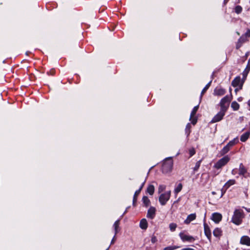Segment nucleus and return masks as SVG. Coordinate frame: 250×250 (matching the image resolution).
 <instances>
[{"label": "nucleus", "mask_w": 250, "mask_h": 250, "mask_svg": "<svg viewBox=\"0 0 250 250\" xmlns=\"http://www.w3.org/2000/svg\"><path fill=\"white\" fill-rule=\"evenodd\" d=\"M231 107L234 110L236 111L239 109V104L236 102L233 101L231 104Z\"/></svg>", "instance_id": "5701e85b"}, {"label": "nucleus", "mask_w": 250, "mask_h": 250, "mask_svg": "<svg viewBox=\"0 0 250 250\" xmlns=\"http://www.w3.org/2000/svg\"><path fill=\"white\" fill-rule=\"evenodd\" d=\"M232 174H233V170H232Z\"/></svg>", "instance_id": "4d7b16f0"}, {"label": "nucleus", "mask_w": 250, "mask_h": 250, "mask_svg": "<svg viewBox=\"0 0 250 250\" xmlns=\"http://www.w3.org/2000/svg\"><path fill=\"white\" fill-rule=\"evenodd\" d=\"M213 235L215 237H220L222 235V230L219 228H216L213 232Z\"/></svg>", "instance_id": "aec40b11"}, {"label": "nucleus", "mask_w": 250, "mask_h": 250, "mask_svg": "<svg viewBox=\"0 0 250 250\" xmlns=\"http://www.w3.org/2000/svg\"><path fill=\"white\" fill-rule=\"evenodd\" d=\"M156 209L154 207H151L148 210L147 217L150 219H153L155 215Z\"/></svg>", "instance_id": "f8f14e48"}, {"label": "nucleus", "mask_w": 250, "mask_h": 250, "mask_svg": "<svg viewBox=\"0 0 250 250\" xmlns=\"http://www.w3.org/2000/svg\"><path fill=\"white\" fill-rule=\"evenodd\" d=\"M222 215L217 212L213 213L211 216L212 220L215 223H218L222 220Z\"/></svg>", "instance_id": "9b49d317"}, {"label": "nucleus", "mask_w": 250, "mask_h": 250, "mask_svg": "<svg viewBox=\"0 0 250 250\" xmlns=\"http://www.w3.org/2000/svg\"><path fill=\"white\" fill-rule=\"evenodd\" d=\"M179 236L183 242H192L195 240L193 236L187 234L184 231L179 233Z\"/></svg>", "instance_id": "0eeeda50"}, {"label": "nucleus", "mask_w": 250, "mask_h": 250, "mask_svg": "<svg viewBox=\"0 0 250 250\" xmlns=\"http://www.w3.org/2000/svg\"><path fill=\"white\" fill-rule=\"evenodd\" d=\"M201 162V161H199L196 163L195 166L193 168V170L194 171H197L198 169H199V168L200 166Z\"/></svg>", "instance_id": "2f4dec72"}, {"label": "nucleus", "mask_w": 250, "mask_h": 250, "mask_svg": "<svg viewBox=\"0 0 250 250\" xmlns=\"http://www.w3.org/2000/svg\"><path fill=\"white\" fill-rule=\"evenodd\" d=\"M54 73L53 71H52V72H51V74L53 75Z\"/></svg>", "instance_id": "603ef678"}, {"label": "nucleus", "mask_w": 250, "mask_h": 250, "mask_svg": "<svg viewBox=\"0 0 250 250\" xmlns=\"http://www.w3.org/2000/svg\"><path fill=\"white\" fill-rule=\"evenodd\" d=\"M145 182H144L142 183V185L141 186V187H140V188L139 189H140V191H141L142 189L143 188V187H144V185H145Z\"/></svg>", "instance_id": "79ce46f5"}, {"label": "nucleus", "mask_w": 250, "mask_h": 250, "mask_svg": "<svg viewBox=\"0 0 250 250\" xmlns=\"http://www.w3.org/2000/svg\"><path fill=\"white\" fill-rule=\"evenodd\" d=\"M250 135V133L249 132H247L243 134H242L240 137L241 141L243 142H246L248 139L249 138Z\"/></svg>", "instance_id": "a211bd4d"}, {"label": "nucleus", "mask_w": 250, "mask_h": 250, "mask_svg": "<svg viewBox=\"0 0 250 250\" xmlns=\"http://www.w3.org/2000/svg\"><path fill=\"white\" fill-rule=\"evenodd\" d=\"M211 81H210L206 86L205 87L203 88V89L202 90V92H201V98L202 97L203 95L205 93V92H206V91L208 89V88H209V87L210 86V84H211Z\"/></svg>", "instance_id": "cd10ccee"}, {"label": "nucleus", "mask_w": 250, "mask_h": 250, "mask_svg": "<svg viewBox=\"0 0 250 250\" xmlns=\"http://www.w3.org/2000/svg\"><path fill=\"white\" fill-rule=\"evenodd\" d=\"M144 204L146 207H148L150 204V200L146 196H144L142 199Z\"/></svg>", "instance_id": "393cba45"}, {"label": "nucleus", "mask_w": 250, "mask_h": 250, "mask_svg": "<svg viewBox=\"0 0 250 250\" xmlns=\"http://www.w3.org/2000/svg\"><path fill=\"white\" fill-rule=\"evenodd\" d=\"M119 222H120V220H118L116 221H115V222L114 223V224L113 225V228H114L115 235H116V234L118 232V229H119Z\"/></svg>", "instance_id": "4be33fe9"}, {"label": "nucleus", "mask_w": 250, "mask_h": 250, "mask_svg": "<svg viewBox=\"0 0 250 250\" xmlns=\"http://www.w3.org/2000/svg\"><path fill=\"white\" fill-rule=\"evenodd\" d=\"M115 235H116L115 234L114 236L113 237V239H112V241L111 242V244H113L114 243V241H115Z\"/></svg>", "instance_id": "37998d69"}, {"label": "nucleus", "mask_w": 250, "mask_h": 250, "mask_svg": "<svg viewBox=\"0 0 250 250\" xmlns=\"http://www.w3.org/2000/svg\"><path fill=\"white\" fill-rule=\"evenodd\" d=\"M173 162L171 157L166 158L163 162L162 169L163 173L170 172L173 167Z\"/></svg>", "instance_id": "f03ea898"}, {"label": "nucleus", "mask_w": 250, "mask_h": 250, "mask_svg": "<svg viewBox=\"0 0 250 250\" xmlns=\"http://www.w3.org/2000/svg\"><path fill=\"white\" fill-rule=\"evenodd\" d=\"M240 243L242 245L250 246V238L248 236H243L240 239Z\"/></svg>", "instance_id": "ddd939ff"}, {"label": "nucleus", "mask_w": 250, "mask_h": 250, "mask_svg": "<svg viewBox=\"0 0 250 250\" xmlns=\"http://www.w3.org/2000/svg\"><path fill=\"white\" fill-rule=\"evenodd\" d=\"M198 108H199V105H197V106H195L194 107V108H193V109L191 112V114H190V120H191V118H193L194 116V115L196 114V113L198 109Z\"/></svg>", "instance_id": "b1692460"}, {"label": "nucleus", "mask_w": 250, "mask_h": 250, "mask_svg": "<svg viewBox=\"0 0 250 250\" xmlns=\"http://www.w3.org/2000/svg\"><path fill=\"white\" fill-rule=\"evenodd\" d=\"M240 100H241V99H240V98H239V99H238V101H240Z\"/></svg>", "instance_id": "5fc2aeb1"}, {"label": "nucleus", "mask_w": 250, "mask_h": 250, "mask_svg": "<svg viewBox=\"0 0 250 250\" xmlns=\"http://www.w3.org/2000/svg\"><path fill=\"white\" fill-rule=\"evenodd\" d=\"M190 120L191 121V123H192V124L193 125H195L196 124V122H197V119H196L193 118H193H191V119Z\"/></svg>", "instance_id": "4c0bfd02"}, {"label": "nucleus", "mask_w": 250, "mask_h": 250, "mask_svg": "<svg viewBox=\"0 0 250 250\" xmlns=\"http://www.w3.org/2000/svg\"><path fill=\"white\" fill-rule=\"evenodd\" d=\"M171 196V191L169 190L165 193L161 194L159 198V201L161 205L164 206L169 200Z\"/></svg>", "instance_id": "423d86ee"}, {"label": "nucleus", "mask_w": 250, "mask_h": 250, "mask_svg": "<svg viewBox=\"0 0 250 250\" xmlns=\"http://www.w3.org/2000/svg\"><path fill=\"white\" fill-rule=\"evenodd\" d=\"M190 125L189 123H188L187 125H186V132H187L188 130H189V129H190Z\"/></svg>", "instance_id": "58836bf2"}, {"label": "nucleus", "mask_w": 250, "mask_h": 250, "mask_svg": "<svg viewBox=\"0 0 250 250\" xmlns=\"http://www.w3.org/2000/svg\"><path fill=\"white\" fill-rule=\"evenodd\" d=\"M239 174L240 175H243L245 177H247V176L249 175V173L247 172V169L242 163H241L239 165Z\"/></svg>", "instance_id": "9d476101"}, {"label": "nucleus", "mask_w": 250, "mask_h": 250, "mask_svg": "<svg viewBox=\"0 0 250 250\" xmlns=\"http://www.w3.org/2000/svg\"><path fill=\"white\" fill-rule=\"evenodd\" d=\"M154 187L150 185L147 188V192L151 195H153L154 192Z\"/></svg>", "instance_id": "412c9836"}, {"label": "nucleus", "mask_w": 250, "mask_h": 250, "mask_svg": "<svg viewBox=\"0 0 250 250\" xmlns=\"http://www.w3.org/2000/svg\"><path fill=\"white\" fill-rule=\"evenodd\" d=\"M177 226L175 223H170L169 225V229L171 231H174L175 230Z\"/></svg>", "instance_id": "c85d7f7f"}, {"label": "nucleus", "mask_w": 250, "mask_h": 250, "mask_svg": "<svg viewBox=\"0 0 250 250\" xmlns=\"http://www.w3.org/2000/svg\"><path fill=\"white\" fill-rule=\"evenodd\" d=\"M109 250V248H108L106 250Z\"/></svg>", "instance_id": "13d9d810"}, {"label": "nucleus", "mask_w": 250, "mask_h": 250, "mask_svg": "<svg viewBox=\"0 0 250 250\" xmlns=\"http://www.w3.org/2000/svg\"><path fill=\"white\" fill-rule=\"evenodd\" d=\"M183 188L182 184L181 183H179L178 186L174 189V193L175 194L178 193L182 190Z\"/></svg>", "instance_id": "bb28decb"}, {"label": "nucleus", "mask_w": 250, "mask_h": 250, "mask_svg": "<svg viewBox=\"0 0 250 250\" xmlns=\"http://www.w3.org/2000/svg\"><path fill=\"white\" fill-rule=\"evenodd\" d=\"M196 214L192 213L188 215L187 219L184 221V223L186 224H189L191 221H193L196 219Z\"/></svg>", "instance_id": "4468645a"}, {"label": "nucleus", "mask_w": 250, "mask_h": 250, "mask_svg": "<svg viewBox=\"0 0 250 250\" xmlns=\"http://www.w3.org/2000/svg\"><path fill=\"white\" fill-rule=\"evenodd\" d=\"M230 158L228 156H225L218 160L214 165V167L217 169L221 168L225 166L229 161Z\"/></svg>", "instance_id": "39448f33"}, {"label": "nucleus", "mask_w": 250, "mask_h": 250, "mask_svg": "<svg viewBox=\"0 0 250 250\" xmlns=\"http://www.w3.org/2000/svg\"><path fill=\"white\" fill-rule=\"evenodd\" d=\"M244 82L241 81V78L239 76L236 77L231 82V85L235 87H239V89H242Z\"/></svg>", "instance_id": "1a4fd4ad"}, {"label": "nucleus", "mask_w": 250, "mask_h": 250, "mask_svg": "<svg viewBox=\"0 0 250 250\" xmlns=\"http://www.w3.org/2000/svg\"><path fill=\"white\" fill-rule=\"evenodd\" d=\"M246 68L250 70V58L249 59V60L248 61Z\"/></svg>", "instance_id": "ea45409f"}, {"label": "nucleus", "mask_w": 250, "mask_h": 250, "mask_svg": "<svg viewBox=\"0 0 250 250\" xmlns=\"http://www.w3.org/2000/svg\"><path fill=\"white\" fill-rule=\"evenodd\" d=\"M181 250H195L192 248H184V249H182Z\"/></svg>", "instance_id": "a19ab883"}, {"label": "nucleus", "mask_w": 250, "mask_h": 250, "mask_svg": "<svg viewBox=\"0 0 250 250\" xmlns=\"http://www.w3.org/2000/svg\"><path fill=\"white\" fill-rule=\"evenodd\" d=\"M232 95H226L220 101L221 109L227 111L229 106V104L232 99Z\"/></svg>", "instance_id": "7ed1b4c3"}, {"label": "nucleus", "mask_w": 250, "mask_h": 250, "mask_svg": "<svg viewBox=\"0 0 250 250\" xmlns=\"http://www.w3.org/2000/svg\"><path fill=\"white\" fill-rule=\"evenodd\" d=\"M163 250H172V249H170V247H167L165 248Z\"/></svg>", "instance_id": "a18cd8bd"}, {"label": "nucleus", "mask_w": 250, "mask_h": 250, "mask_svg": "<svg viewBox=\"0 0 250 250\" xmlns=\"http://www.w3.org/2000/svg\"><path fill=\"white\" fill-rule=\"evenodd\" d=\"M140 193V189L136 190L134 193L133 199V205L135 206V203L137 201V197Z\"/></svg>", "instance_id": "a878e982"}, {"label": "nucleus", "mask_w": 250, "mask_h": 250, "mask_svg": "<svg viewBox=\"0 0 250 250\" xmlns=\"http://www.w3.org/2000/svg\"><path fill=\"white\" fill-rule=\"evenodd\" d=\"M189 133H190V131H188V135H189Z\"/></svg>", "instance_id": "864d4df0"}, {"label": "nucleus", "mask_w": 250, "mask_h": 250, "mask_svg": "<svg viewBox=\"0 0 250 250\" xmlns=\"http://www.w3.org/2000/svg\"><path fill=\"white\" fill-rule=\"evenodd\" d=\"M246 40H247V38H246V37H245L244 35H243L240 38V39L239 40V42H244Z\"/></svg>", "instance_id": "72a5a7b5"}, {"label": "nucleus", "mask_w": 250, "mask_h": 250, "mask_svg": "<svg viewBox=\"0 0 250 250\" xmlns=\"http://www.w3.org/2000/svg\"><path fill=\"white\" fill-rule=\"evenodd\" d=\"M248 190V189L247 188H246L245 190L244 191V193L247 197L248 196V193H247Z\"/></svg>", "instance_id": "49530a36"}, {"label": "nucleus", "mask_w": 250, "mask_h": 250, "mask_svg": "<svg viewBox=\"0 0 250 250\" xmlns=\"http://www.w3.org/2000/svg\"><path fill=\"white\" fill-rule=\"evenodd\" d=\"M170 249H172V250H174L175 249H176L178 247H176V246H169Z\"/></svg>", "instance_id": "c03bdc74"}, {"label": "nucleus", "mask_w": 250, "mask_h": 250, "mask_svg": "<svg viewBox=\"0 0 250 250\" xmlns=\"http://www.w3.org/2000/svg\"><path fill=\"white\" fill-rule=\"evenodd\" d=\"M250 70L248 69H247L246 68V69H245V70L243 71L242 74H243V78L244 79H246V78L247 77L249 72V71Z\"/></svg>", "instance_id": "473e14b6"}, {"label": "nucleus", "mask_w": 250, "mask_h": 250, "mask_svg": "<svg viewBox=\"0 0 250 250\" xmlns=\"http://www.w3.org/2000/svg\"><path fill=\"white\" fill-rule=\"evenodd\" d=\"M244 36L247 38L250 37V29H248Z\"/></svg>", "instance_id": "c9c22d12"}, {"label": "nucleus", "mask_w": 250, "mask_h": 250, "mask_svg": "<svg viewBox=\"0 0 250 250\" xmlns=\"http://www.w3.org/2000/svg\"><path fill=\"white\" fill-rule=\"evenodd\" d=\"M226 111L223 109L220 110L219 112L212 119L211 122L212 123L218 122L220 121L224 116Z\"/></svg>", "instance_id": "6e6552de"}, {"label": "nucleus", "mask_w": 250, "mask_h": 250, "mask_svg": "<svg viewBox=\"0 0 250 250\" xmlns=\"http://www.w3.org/2000/svg\"><path fill=\"white\" fill-rule=\"evenodd\" d=\"M234 10H235V13H237V14H239L240 13H241V12L242 11V7L240 5H237L235 7Z\"/></svg>", "instance_id": "c756f323"}, {"label": "nucleus", "mask_w": 250, "mask_h": 250, "mask_svg": "<svg viewBox=\"0 0 250 250\" xmlns=\"http://www.w3.org/2000/svg\"><path fill=\"white\" fill-rule=\"evenodd\" d=\"M238 142L237 138H234L232 140L229 141V143L225 146L220 151V154L222 156L228 153L230 150V148L234 146Z\"/></svg>", "instance_id": "20e7f679"}, {"label": "nucleus", "mask_w": 250, "mask_h": 250, "mask_svg": "<svg viewBox=\"0 0 250 250\" xmlns=\"http://www.w3.org/2000/svg\"><path fill=\"white\" fill-rule=\"evenodd\" d=\"M189 153L190 155V157L192 156L195 153V150L194 148H191L189 150Z\"/></svg>", "instance_id": "f704fd0d"}, {"label": "nucleus", "mask_w": 250, "mask_h": 250, "mask_svg": "<svg viewBox=\"0 0 250 250\" xmlns=\"http://www.w3.org/2000/svg\"><path fill=\"white\" fill-rule=\"evenodd\" d=\"M240 89H239V87L238 88H235V92L236 93H237V91H238V90H240Z\"/></svg>", "instance_id": "de8ad7c7"}, {"label": "nucleus", "mask_w": 250, "mask_h": 250, "mask_svg": "<svg viewBox=\"0 0 250 250\" xmlns=\"http://www.w3.org/2000/svg\"><path fill=\"white\" fill-rule=\"evenodd\" d=\"M151 241L153 244L156 243L157 241V239L156 237L154 235L152 236L151 239Z\"/></svg>", "instance_id": "e433bc0d"}, {"label": "nucleus", "mask_w": 250, "mask_h": 250, "mask_svg": "<svg viewBox=\"0 0 250 250\" xmlns=\"http://www.w3.org/2000/svg\"><path fill=\"white\" fill-rule=\"evenodd\" d=\"M231 90H232V89L231 88H229V91L230 93V95H231Z\"/></svg>", "instance_id": "09e8293b"}, {"label": "nucleus", "mask_w": 250, "mask_h": 250, "mask_svg": "<svg viewBox=\"0 0 250 250\" xmlns=\"http://www.w3.org/2000/svg\"><path fill=\"white\" fill-rule=\"evenodd\" d=\"M204 227L205 233L206 235L207 236V237L208 238V239H209L211 236V231L209 229V228L208 226V225L205 223L204 224Z\"/></svg>", "instance_id": "2eb2a0df"}, {"label": "nucleus", "mask_w": 250, "mask_h": 250, "mask_svg": "<svg viewBox=\"0 0 250 250\" xmlns=\"http://www.w3.org/2000/svg\"><path fill=\"white\" fill-rule=\"evenodd\" d=\"M240 100H241V99H240V98H239V99H238V101H240Z\"/></svg>", "instance_id": "6e6d98bb"}, {"label": "nucleus", "mask_w": 250, "mask_h": 250, "mask_svg": "<svg viewBox=\"0 0 250 250\" xmlns=\"http://www.w3.org/2000/svg\"><path fill=\"white\" fill-rule=\"evenodd\" d=\"M212 194L214 195V194H215V192L214 191H212Z\"/></svg>", "instance_id": "3c124183"}, {"label": "nucleus", "mask_w": 250, "mask_h": 250, "mask_svg": "<svg viewBox=\"0 0 250 250\" xmlns=\"http://www.w3.org/2000/svg\"><path fill=\"white\" fill-rule=\"evenodd\" d=\"M235 183V181L234 180H229L225 184L224 188L227 189L229 188L230 186L234 185Z\"/></svg>", "instance_id": "6ab92c4d"}, {"label": "nucleus", "mask_w": 250, "mask_h": 250, "mask_svg": "<svg viewBox=\"0 0 250 250\" xmlns=\"http://www.w3.org/2000/svg\"><path fill=\"white\" fill-rule=\"evenodd\" d=\"M147 222L146 219H142L140 223V227L142 229H146L147 228Z\"/></svg>", "instance_id": "f3484780"}, {"label": "nucleus", "mask_w": 250, "mask_h": 250, "mask_svg": "<svg viewBox=\"0 0 250 250\" xmlns=\"http://www.w3.org/2000/svg\"><path fill=\"white\" fill-rule=\"evenodd\" d=\"M166 186L164 185H161L159 186L158 188V192L159 193H161L163 191H164L166 189Z\"/></svg>", "instance_id": "7c9ffc66"}, {"label": "nucleus", "mask_w": 250, "mask_h": 250, "mask_svg": "<svg viewBox=\"0 0 250 250\" xmlns=\"http://www.w3.org/2000/svg\"><path fill=\"white\" fill-rule=\"evenodd\" d=\"M226 90L222 88H215L214 90V95L217 96H222L225 94Z\"/></svg>", "instance_id": "dca6fc26"}, {"label": "nucleus", "mask_w": 250, "mask_h": 250, "mask_svg": "<svg viewBox=\"0 0 250 250\" xmlns=\"http://www.w3.org/2000/svg\"><path fill=\"white\" fill-rule=\"evenodd\" d=\"M244 217V212L242 210L238 209L234 211L231 221L236 225L241 224L242 219Z\"/></svg>", "instance_id": "f257e3e1"}, {"label": "nucleus", "mask_w": 250, "mask_h": 250, "mask_svg": "<svg viewBox=\"0 0 250 250\" xmlns=\"http://www.w3.org/2000/svg\"><path fill=\"white\" fill-rule=\"evenodd\" d=\"M248 104L250 106V100L248 101Z\"/></svg>", "instance_id": "8fccbe9b"}]
</instances>
